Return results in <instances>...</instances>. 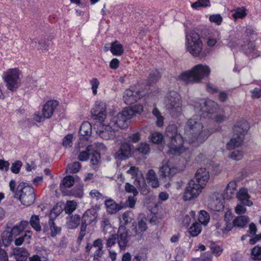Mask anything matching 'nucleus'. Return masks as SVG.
<instances>
[{"label": "nucleus", "mask_w": 261, "mask_h": 261, "mask_svg": "<svg viewBox=\"0 0 261 261\" xmlns=\"http://www.w3.org/2000/svg\"><path fill=\"white\" fill-rule=\"evenodd\" d=\"M215 131L213 128H203L198 116H194L188 120L185 127L184 137L178 133L175 125H169L166 128L165 133L166 137L170 141L169 151L173 155H179L185 149L183 146L184 140L198 145L203 143Z\"/></svg>", "instance_id": "obj_1"}, {"label": "nucleus", "mask_w": 261, "mask_h": 261, "mask_svg": "<svg viewBox=\"0 0 261 261\" xmlns=\"http://www.w3.org/2000/svg\"><path fill=\"white\" fill-rule=\"evenodd\" d=\"M10 191L14 194V198L19 200L21 203L25 206L32 204L35 199L34 190L27 183L21 182L15 190L16 182L14 180L9 182Z\"/></svg>", "instance_id": "obj_2"}, {"label": "nucleus", "mask_w": 261, "mask_h": 261, "mask_svg": "<svg viewBox=\"0 0 261 261\" xmlns=\"http://www.w3.org/2000/svg\"><path fill=\"white\" fill-rule=\"evenodd\" d=\"M249 129L247 122L244 120L237 121L233 127V135L230 141L226 144L228 150L234 149L240 147L244 140V136Z\"/></svg>", "instance_id": "obj_3"}, {"label": "nucleus", "mask_w": 261, "mask_h": 261, "mask_svg": "<svg viewBox=\"0 0 261 261\" xmlns=\"http://www.w3.org/2000/svg\"><path fill=\"white\" fill-rule=\"evenodd\" d=\"M210 72L211 69L208 66L198 64L191 70L182 72L179 77L187 84L198 83L203 78L208 77Z\"/></svg>", "instance_id": "obj_4"}, {"label": "nucleus", "mask_w": 261, "mask_h": 261, "mask_svg": "<svg viewBox=\"0 0 261 261\" xmlns=\"http://www.w3.org/2000/svg\"><path fill=\"white\" fill-rule=\"evenodd\" d=\"M166 108L172 117H177L182 114V100L180 95L176 92H169L166 98Z\"/></svg>", "instance_id": "obj_5"}, {"label": "nucleus", "mask_w": 261, "mask_h": 261, "mask_svg": "<svg viewBox=\"0 0 261 261\" xmlns=\"http://www.w3.org/2000/svg\"><path fill=\"white\" fill-rule=\"evenodd\" d=\"M187 50L193 56H198L202 49V43L199 34L194 31H190L186 36Z\"/></svg>", "instance_id": "obj_6"}, {"label": "nucleus", "mask_w": 261, "mask_h": 261, "mask_svg": "<svg viewBox=\"0 0 261 261\" xmlns=\"http://www.w3.org/2000/svg\"><path fill=\"white\" fill-rule=\"evenodd\" d=\"M131 118V114L124 109L121 112L112 117L110 122L111 125L118 130L119 128H126L130 123Z\"/></svg>", "instance_id": "obj_7"}, {"label": "nucleus", "mask_w": 261, "mask_h": 261, "mask_svg": "<svg viewBox=\"0 0 261 261\" xmlns=\"http://www.w3.org/2000/svg\"><path fill=\"white\" fill-rule=\"evenodd\" d=\"M237 198L239 203L235 208V212L237 214H244L246 211L244 206H250L253 204L252 202L249 200L250 196L248 193L247 188H241L237 193Z\"/></svg>", "instance_id": "obj_8"}, {"label": "nucleus", "mask_w": 261, "mask_h": 261, "mask_svg": "<svg viewBox=\"0 0 261 261\" xmlns=\"http://www.w3.org/2000/svg\"><path fill=\"white\" fill-rule=\"evenodd\" d=\"M19 74V71L17 68L9 69L4 73L3 79L6 83V86L9 90L15 91L19 87L18 81Z\"/></svg>", "instance_id": "obj_9"}, {"label": "nucleus", "mask_w": 261, "mask_h": 261, "mask_svg": "<svg viewBox=\"0 0 261 261\" xmlns=\"http://www.w3.org/2000/svg\"><path fill=\"white\" fill-rule=\"evenodd\" d=\"M59 103L58 101L55 100H49L45 103L42 109V116L35 114L34 119L38 122H40L44 120V119L50 118L54 113L55 110L57 109Z\"/></svg>", "instance_id": "obj_10"}, {"label": "nucleus", "mask_w": 261, "mask_h": 261, "mask_svg": "<svg viewBox=\"0 0 261 261\" xmlns=\"http://www.w3.org/2000/svg\"><path fill=\"white\" fill-rule=\"evenodd\" d=\"M203 187L195 180H191L186 187L184 195L185 201L191 200L196 198L201 193Z\"/></svg>", "instance_id": "obj_11"}, {"label": "nucleus", "mask_w": 261, "mask_h": 261, "mask_svg": "<svg viewBox=\"0 0 261 261\" xmlns=\"http://www.w3.org/2000/svg\"><path fill=\"white\" fill-rule=\"evenodd\" d=\"M147 219L142 218L138 222L133 223L132 228L129 231L130 236L135 238L137 240H140L143 235V233L147 229Z\"/></svg>", "instance_id": "obj_12"}, {"label": "nucleus", "mask_w": 261, "mask_h": 261, "mask_svg": "<svg viewBox=\"0 0 261 261\" xmlns=\"http://www.w3.org/2000/svg\"><path fill=\"white\" fill-rule=\"evenodd\" d=\"M107 106L103 101H97L92 108L91 113L93 119L103 121L107 115Z\"/></svg>", "instance_id": "obj_13"}, {"label": "nucleus", "mask_w": 261, "mask_h": 261, "mask_svg": "<svg viewBox=\"0 0 261 261\" xmlns=\"http://www.w3.org/2000/svg\"><path fill=\"white\" fill-rule=\"evenodd\" d=\"M117 242L121 250L125 249L128 243L129 239L132 236H130L129 231L124 226L120 225L119 227L117 234Z\"/></svg>", "instance_id": "obj_14"}, {"label": "nucleus", "mask_w": 261, "mask_h": 261, "mask_svg": "<svg viewBox=\"0 0 261 261\" xmlns=\"http://www.w3.org/2000/svg\"><path fill=\"white\" fill-rule=\"evenodd\" d=\"M117 130L111 125L110 122L107 125L100 124L97 128L96 133L103 139L110 140L115 136Z\"/></svg>", "instance_id": "obj_15"}, {"label": "nucleus", "mask_w": 261, "mask_h": 261, "mask_svg": "<svg viewBox=\"0 0 261 261\" xmlns=\"http://www.w3.org/2000/svg\"><path fill=\"white\" fill-rule=\"evenodd\" d=\"M145 95V93L143 92L127 89L123 93V99L126 105H132L143 97Z\"/></svg>", "instance_id": "obj_16"}, {"label": "nucleus", "mask_w": 261, "mask_h": 261, "mask_svg": "<svg viewBox=\"0 0 261 261\" xmlns=\"http://www.w3.org/2000/svg\"><path fill=\"white\" fill-rule=\"evenodd\" d=\"M54 219L49 218L48 223L43 225V233L51 237H55L60 233L61 230V228L57 226L55 224Z\"/></svg>", "instance_id": "obj_17"}, {"label": "nucleus", "mask_w": 261, "mask_h": 261, "mask_svg": "<svg viewBox=\"0 0 261 261\" xmlns=\"http://www.w3.org/2000/svg\"><path fill=\"white\" fill-rule=\"evenodd\" d=\"M177 169L171 167L168 162L163 165L160 168V176L162 178H164L166 181L170 180V178L177 173Z\"/></svg>", "instance_id": "obj_18"}, {"label": "nucleus", "mask_w": 261, "mask_h": 261, "mask_svg": "<svg viewBox=\"0 0 261 261\" xmlns=\"http://www.w3.org/2000/svg\"><path fill=\"white\" fill-rule=\"evenodd\" d=\"M109 50L111 51L113 55L116 56H120L124 53L123 45L117 40L108 44L105 46L104 50L105 51H108Z\"/></svg>", "instance_id": "obj_19"}, {"label": "nucleus", "mask_w": 261, "mask_h": 261, "mask_svg": "<svg viewBox=\"0 0 261 261\" xmlns=\"http://www.w3.org/2000/svg\"><path fill=\"white\" fill-rule=\"evenodd\" d=\"M97 217V211L94 208L89 209L85 212L82 217V224L87 226L93 222L96 223Z\"/></svg>", "instance_id": "obj_20"}, {"label": "nucleus", "mask_w": 261, "mask_h": 261, "mask_svg": "<svg viewBox=\"0 0 261 261\" xmlns=\"http://www.w3.org/2000/svg\"><path fill=\"white\" fill-rule=\"evenodd\" d=\"M200 111L208 114L215 112L217 109L218 105L213 100L207 99L205 100H201Z\"/></svg>", "instance_id": "obj_21"}, {"label": "nucleus", "mask_w": 261, "mask_h": 261, "mask_svg": "<svg viewBox=\"0 0 261 261\" xmlns=\"http://www.w3.org/2000/svg\"><path fill=\"white\" fill-rule=\"evenodd\" d=\"M131 155V148L128 143H122L116 152V158L121 161L126 160Z\"/></svg>", "instance_id": "obj_22"}, {"label": "nucleus", "mask_w": 261, "mask_h": 261, "mask_svg": "<svg viewBox=\"0 0 261 261\" xmlns=\"http://www.w3.org/2000/svg\"><path fill=\"white\" fill-rule=\"evenodd\" d=\"M237 181L232 180L230 181L224 189L222 194L224 199H230L232 198L236 194L237 195Z\"/></svg>", "instance_id": "obj_23"}, {"label": "nucleus", "mask_w": 261, "mask_h": 261, "mask_svg": "<svg viewBox=\"0 0 261 261\" xmlns=\"http://www.w3.org/2000/svg\"><path fill=\"white\" fill-rule=\"evenodd\" d=\"M210 177L208 172L205 168H200L195 174V177L193 180L201 185L204 187Z\"/></svg>", "instance_id": "obj_24"}, {"label": "nucleus", "mask_w": 261, "mask_h": 261, "mask_svg": "<svg viewBox=\"0 0 261 261\" xmlns=\"http://www.w3.org/2000/svg\"><path fill=\"white\" fill-rule=\"evenodd\" d=\"M13 252L17 261H25L29 255L27 249L22 247L14 248Z\"/></svg>", "instance_id": "obj_25"}, {"label": "nucleus", "mask_w": 261, "mask_h": 261, "mask_svg": "<svg viewBox=\"0 0 261 261\" xmlns=\"http://www.w3.org/2000/svg\"><path fill=\"white\" fill-rule=\"evenodd\" d=\"M29 223L27 221H21L16 225H14L11 230L10 232L11 235L14 238L19 236L21 232H23L24 229Z\"/></svg>", "instance_id": "obj_26"}, {"label": "nucleus", "mask_w": 261, "mask_h": 261, "mask_svg": "<svg viewBox=\"0 0 261 261\" xmlns=\"http://www.w3.org/2000/svg\"><path fill=\"white\" fill-rule=\"evenodd\" d=\"M146 180L148 184L152 188H156L159 186L158 179L155 172L153 170H149L146 174Z\"/></svg>", "instance_id": "obj_27"}, {"label": "nucleus", "mask_w": 261, "mask_h": 261, "mask_svg": "<svg viewBox=\"0 0 261 261\" xmlns=\"http://www.w3.org/2000/svg\"><path fill=\"white\" fill-rule=\"evenodd\" d=\"M92 125L89 122L86 121L82 123L81 126L79 133L83 137L90 136L92 133Z\"/></svg>", "instance_id": "obj_28"}, {"label": "nucleus", "mask_w": 261, "mask_h": 261, "mask_svg": "<svg viewBox=\"0 0 261 261\" xmlns=\"http://www.w3.org/2000/svg\"><path fill=\"white\" fill-rule=\"evenodd\" d=\"M105 205L107 211L111 214L116 213L120 209V206L112 199L106 200Z\"/></svg>", "instance_id": "obj_29"}, {"label": "nucleus", "mask_w": 261, "mask_h": 261, "mask_svg": "<svg viewBox=\"0 0 261 261\" xmlns=\"http://www.w3.org/2000/svg\"><path fill=\"white\" fill-rule=\"evenodd\" d=\"M31 231L27 230L23 234L15 240L14 244L16 246H19L21 245L25 241H27V243H29V240L31 238Z\"/></svg>", "instance_id": "obj_30"}, {"label": "nucleus", "mask_w": 261, "mask_h": 261, "mask_svg": "<svg viewBox=\"0 0 261 261\" xmlns=\"http://www.w3.org/2000/svg\"><path fill=\"white\" fill-rule=\"evenodd\" d=\"M81 217L79 215H72L67 222V226L69 229L77 228L80 224Z\"/></svg>", "instance_id": "obj_31"}, {"label": "nucleus", "mask_w": 261, "mask_h": 261, "mask_svg": "<svg viewBox=\"0 0 261 261\" xmlns=\"http://www.w3.org/2000/svg\"><path fill=\"white\" fill-rule=\"evenodd\" d=\"M1 238L3 245L5 247L9 246L11 242L13 241L14 237L11 235L9 230H4L1 234Z\"/></svg>", "instance_id": "obj_32"}, {"label": "nucleus", "mask_w": 261, "mask_h": 261, "mask_svg": "<svg viewBox=\"0 0 261 261\" xmlns=\"http://www.w3.org/2000/svg\"><path fill=\"white\" fill-rule=\"evenodd\" d=\"M249 222V218L245 216H241L234 219L233 221V226L244 228Z\"/></svg>", "instance_id": "obj_33"}, {"label": "nucleus", "mask_w": 261, "mask_h": 261, "mask_svg": "<svg viewBox=\"0 0 261 261\" xmlns=\"http://www.w3.org/2000/svg\"><path fill=\"white\" fill-rule=\"evenodd\" d=\"M30 223L32 228L36 231L40 232L41 231L42 228L40 224V219L38 216L32 215L30 220Z\"/></svg>", "instance_id": "obj_34"}, {"label": "nucleus", "mask_w": 261, "mask_h": 261, "mask_svg": "<svg viewBox=\"0 0 261 261\" xmlns=\"http://www.w3.org/2000/svg\"><path fill=\"white\" fill-rule=\"evenodd\" d=\"M133 219V214L130 211H126L123 213L120 218L121 225L125 226L130 223Z\"/></svg>", "instance_id": "obj_35"}, {"label": "nucleus", "mask_w": 261, "mask_h": 261, "mask_svg": "<svg viewBox=\"0 0 261 261\" xmlns=\"http://www.w3.org/2000/svg\"><path fill=\"white\" fill-rule=\"evenodd\" d=\"M101 226L102 228L103 232L105 234H106L108 233H110L112 229L110 219L106 217H103L102 218Z\"/></svg>", "instance_id": "obj_36"}, {"label": "nucleus", "mask_w": 261, "mask_h": 261, "mask_svg": "<svg viewBox=\"0 0 261 261\" xmlns=\"http://www.w3.org/2000/svg\"><path fill=\"white\" fill-rule=\"evenodd\" d=\"M135 185L140 190L141 194L146 195L149 192V188L143 179L142 180L135 179Z\"/></svg>", "instance_id": "obj_37"}, {"label": "nucleus", "mask_w": 261, "mask_h": 261, "mask_svg": "<svg viewBox=\"0 0 261 261\" xmlns=\"http://www.w3.org/2000/svg\"><path fill=\"white\" fill-rule=\"evenodd\" d=\"M77 207V203L74 201H67L64 205V210L66 214L70 215L75 211Z\"/></svg>", "instance_id": "obj_38"}, {"label": "nucleus", "mask_w": 261, "mask_h": 261, "mask_svg": "<svg viewBox=\"0 0 261 261\" xmlns=\"http://www.w3.org/2000/svg\"><path fill=\"white\" fill-rule=\"evenodd\" d=\"M232 12H234L232 16L234 19L243 18L247 15L246 9L244 7H238L232 10Z\"/></svg>", "instance_id": "obj_39"}, {"label": "nucleus", "mask_w": 261, "mask_h": 261, "mask_svg": "<svg viewBox=\"0 0 261 261\" xmlns=\"http://www.w3.org/2000/svg\"><path fill=\"white\" fill-rule=\"evenodd\" d=\"M125 109L129 114H131V118L135 114H140L143 111V107L141 105H135L132 107L126 108Z\"/></svg>", "instance_id": "obj_40"}, {"label": "nucleus", "mask_w": 261, "mask_h": 261, "mask_svg": "<svg viewBox=\"0 0 261 261\" xmlns=\"http://www.w3.org/2000/svg\"><path fill=\"white\" fill-rule=\"evenodd\" d=\"M201 231V227L200 224L195 222L189 228V233L192 237L198 236Z\"/></svg>", "instance_id": "obj_41"}, {"label": "nucleus", "mask_w": 261, "mask_h": 261, "mask_svg": "<svg viewBox=\"0 0 261 261\" xmlns=\"http://www.w3.org/2000/svg\"><path fill=\"white\" fill-rule=\"evenodd\" d=\"M210 220V215L208 213L205 211H201L198 217L199 222L204 225H206Z\"/></svg>", "instance_id": "obj_42"}, {"label": "nucleus", "mask_w": 261, "mask_h": 261, "mask_svg": "<svg viewBox=\"0 0 261 261\" xmlns=\"http://www.w3.org/2000/svg\"><path fill=\"white\" fill-rule=\"evenodd\" d=\"M81 167V164L78 162H75L68 165L67 171L70 173H76L79 171Z\"/></svg>", "instance_id": "obj_43"}, {"label": "nucleus", "mask_w": 261, "mask_h": 261, "mask_svg": "<svg viewBox=\"0 0 261 261\" xmlns=\"http://www.w3.org/2000/svg\"><path fill=\"white\" fill-rule=\"evenodd\" d=\"M161 75L160 72L157 70H154L149 73L148 76V83L151 85L153 83H156L160 78Z\"/></svg>", "instance_id": "obj_44"}, {"label": "nucleus", "mask_w": 261, "mask_h": 261, "mask_svg": "<svg viewBox=\"0 0 261 261\" xmlns=\"http://www.w3.org/2000/svg\"><path fill=\"white\" fill-rule=\"evenodd\" d=\"M64 208L61 205L57 204L51 210L49 214V218L56 219L63 211Z\"/></svg>", "instance_id": "obj_45"}, {"label": "nucleus", "mask_w": 261, "mask_h": 261, "mask_svg": "<svg viewBox=\"0 0 261 261\" xmlns=\"http://www.w3.org/2000/svg\"><path fill=\"white\" fill-rule=\"evenodd\" d=\"M149 137L151 141L155 144L161 143L163 140L162 134L159 132H153L151 133Z\"/></svg>", "instance_id": "obj_46"}, {"label": "nucleus", "mask_w": 261, "mask_h": 261, "mask_svg": "<svg viewBox=\"0 0 261 261\" xmlns=\"http://www.w3.org/2000/svg\"><path fill=\"white\" fill-rule=\"evenodd\" d=\"M210 247L211 252L216 256H220L223 251V248L220 246L217 245L215 243L212 242L210 244Z\"/></svg>", "instance_id": "obj_47"}, {"label": "nucleus", "mask_w": 261, "mask_h": 261, "mask_svg": "<svg viewBox=\"0 0 261 261\" xmlns=\"http://www.w3.org/2000/svg\"><path fill=\"white\" fill-rule=\"evenodd\" d=\"M137 149L139 153L142 155L147 154L150 152L149 145L145 143L140 144Z\"/></svg>", "instance_id": "obj_48"}, {"label": "nucleus", "mask_w": 261, "mask_h": 261, "mask_svg": "<svg viewBox=\"0 0 261 261\" xmlns=\"http://www.w3.org/2000/svg\"><path fill=\"white\" fill-rule=\"evenodd\" d=\"M152 114L156 118V125L159 127L163 126L164 123V118L161 115V113L157 108H155L153 109Z\"/></svg>", "instance_id": "obj_49"}, {"label": "nucleus", "mask_w": 261, "mask_h": 261, "mask_svg": "<svg viewBox=\"0 0 261 261\" xmlns=\"http://www.w3.org/2000/svg\"><path fill=\"white\" fill-rule=\"evenodd\" d=\"M251 255L253 259L261 260V246L258 245L255 246L252 249Z\"/></svg>", "instance_id": "obj_50"}, {"label": "nucleus", "mask_w": 261, "mask_h": 261, "mask_svg": "<svg viewBox=\"0 0 261 261\" xmlns=\"http://www.w3.org/2000/svg\"><path fill=\"white\" fill-rule=\"evenodd\" d=\"M74 183V178L71 175L65 176L62 180V184L64 187L70 188L72 187Z\"/></svg>", "instance_id": "obj_51"}, {"label": "nucleus", "mask_w": 261, "mask_h": 261, "mask_svg": "<svg viewBox=\"0 0 261 261\" xmlns=\"http://www.w3.org/2000/svg\"><path fill=\"white\" fill-rule=\"evenodd\" d=\"M90 84L91 86V89L93 94L95 95L97 93V88L99 86V82L97 78H93L90 81Z\"/></svg>", "instance_id": "obj_52"}, {"label": "nucleus", "mask_w": 261, "mask_h": 261, "mask_svg": "<svg viewBox=\"0 0 261 261\" xmlns=\"http://www.w3.org/2000/svg\"><path fill=\"white\" fill-rule=\"evenodd\" d=\"M73 135L68 134L63 139L62 144L65 147H71L72 145Z\"/></svg>", "instance_id": "obj_53"}, {"label": "nucleus", "mask_w": 261, "mask_h": 261, "mask_svg": "<svg viewBox=\"0 0 261 261\" xmlns=\"http://www.w3.org/2000/svg\"><path fill=\"white\" fill-rule=\"evenodd\" d=\"M124 188L126 192L133 193L134 196H136L138 194V192L136 188L133 185L128 182H126L125 184Z\"/></svg>", "instance_id": "obj_54"}, {"label": "nucleus", "mask_w": 261, "mask_h": 261, "mask_svg": "<svg viewBox=\"0 0 261 261\" xmlns=\"http://www.w3.org/2000/svg\"><path fill=\"white\" fill-rule=\"evenodd\" d=\"M243 157V152L238 150L233 151L230 155V158L234 161H239L241 160Z\"/></svg>", "instance_id": "obj_55"}, {"label": "nucleus", "mask_w": 261, "mask_h": 261, "mask_svg": "<svg viewBox=\"0 0 261 261\" xmlns=\"http://www.w3.org/2000/svg\"><path fill=\"white\" fill-rule=\"evenodd\" d=\"M141 135L138 132L129 135L127 140L129 142L137 143L140 140Z\"/></svg>", "instance_id": "obj_56"}, {"label": "nucleus", "mask_w": 261, "mask_h": 261, "mask_svg": "<svg viewBox=\"0 0 261 261\" xmlns=\"http://www.w3.org/2000/svg\"><path fill=\"white\" fill-rule=\"evenodd\" d=\"M22 166V162L20 161H16L12 164L11 171L15 174L18 173Z\"/></svg>", "instance_id": "obj_57"}, {"label": "nucleus", "mask_w": 261, "mask_h": 261, "mask_svg": "<svg viewBox=\"0 0 261 261\" xmlns=\"http://www.w3.org/2000/svg\"><path fill=\"white\" fill-rule=\"evenodd\" d=\"M91 155L90 163L92 165L95 166L97 165L100 159V154L97 152H94Z\"/></svg>", "instance_id": "obj_58"}, {"label": "nucleus", "mask_w": 261, "mask_h": 261, "mask_svg": "<svg viewBox=\"0 0 261 261\" xmlns=\"http://www.w3.org/2000/svg\"><path fill=\"white\" fill-rule=\"evenodd\" d=\"M209 20L212 22H215L219 25L222 21V18L220 14L212 15L209 17Z\"/></svg>", "instance_id": "obj_59"}, {"label": "nucleus", "mask_w": 261, "mask_h": 261, "mask_svg": "<svg viewBox=\"0 0 261 261\" xmlns=\"http://www.w3.org/2000/svg\"><path fill=\"white\" fill-rule=\"evenodd\" d=\"M117 238L115 235L111 234L109 238L107 240L106 246L107 247H111L115 244Z\"/></svg>", "instance_id": "obj_60"}, {"label": "nucleus", "mask_w": 261, "mask_h": 261, "mask_svg": "<svg viewBox=\"0 0 261 261\" xmlns=\"http://www.w3.org/2000/svg\"><path fill=\"white\" fill-rule=\"evenodd\" d=\"M9 166L8 161L0 159V170L7 171L9 169Z\"/></svg>", "instance_id": "obj_61"}, {"label": "nucleus", "mask_w": 261, "mask_h": 261, "mask_svg": "<svg viewBox=\"0 0 261 261\" xmlns=\"http://www.w3.org/2000/svg\"><path fill=\"white\" fill-rule=\"evenodd\" d=\"M91 155L90 152H87V151H81L79 155L78 159L81 161H87L89 156Z\"/></svg>", "instance_id": "obj_62"}, {"label": "nucleus", "mask_w": 261, "mask_h": 261, "mask_svg": "<svg viewBox=\"0 0 261 261\" xmlns=\"http://www.w3.org/2000/svg\"><path fill=\"white\" fill-rule=\"evenodd\" d=\"M87 226L84 224H81V230L78 237V241H81L85 236Z\"/></svg>", "instance_id": "obj_63"}, {"label": "nucleus", "mask_w": 261, "mask_h": 261, "mask_svg": "<svg viewBox=\"0 0 261 261\" xmlns=\"http://www.w3.org/2000/svg\"><path fill=\"white\" fill-rule=\"evenodd\" d=\"M49 42L48 39L42 40L38 41V45L41 48L47 50L49 46Z\"/></svg>", "instance_id": "obj_64"}]
</instances>
